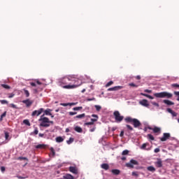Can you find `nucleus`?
<instances>
[{"label":"nucleus","mask_w":179,"mask_h":179,"mask_svg":"<svg viewBox=\"0 0 179 179\" xmlns=\"http://www.w3.org/2000/svg\"><path fill=\"white\" fill-rule=\"evenodd\" d=\"M1 118H3L5 117H6V111H5L1 115Z\"/></svg>","instance_id":"nucleus-53"},{"label":"nucleus","mask_w":179,"mask_h":179,"mask_svg":"<svg viewBox=\"0 0 179 179\" xmlns=\"http://www.w3.org/2000/svg\"><path fill=\"white\" fill-rule=\"evenodd\" d=\"M147 170H148V171H152V172L156 171V169H155V167L153 166H148L147 168Z\"/></svg>","instance_id":"nucleus-30"},{"label":"nucleus","mask_w":179,"mask_h":179,"mask_svg":"<svg viewBox=\"0 0 179 179\" xmlns=\"http://www.w3.org/2000/svg\"><path fill=\"white\" fill-rule=\"evenodd\" d=\"M113 84H114V82L110 81L105 86L106 87H110V86H111V85H113Z\"/></svg>","instance_id":"nucleus-37"},{"label":"nucleus","mask_w":179,"mask_h":179,"mask_svg":"<svg viewBox=\"0 0 179 179\" xmlns=\"http://www.w3.org/2000/svg\"><path fill=\"white\" fill-rule=\"evenodd\" d=\"M84 125L85 126L94 125V123H93V122L91 121V122L85 123Z\"/></svg>","instance_id":"nucleus-42"},{"label":"nucleus","mask_w":179,"mask_h":179,"mask_svg":"<svg viewBox=\"0 0 179 179\" xmlns=\"http://www.w3.org/2000/svg\"><path fill=\"white\" fill-rule=\"evenodd\" d=\"M23 91H24V93L26 97L30 96V92H29V90L24 89Z\"/></svg>","instance_id":"nucleus-28"},{"label":"nucleus","mask_w":179,"mask_h":179,"mask_svg":"<svg viewBox=\"0 0 179 179\" xmlns=\"http://www.w3.org/2000/svg\"><path fill=\"white\" fill-rule=\"evenodd\" d=\"M36 149H45V145L44 144H39L38 145H36Z\"/></svg>","instance_id":"nucleus-22"},{"label":"nucleus","mask_w":179,"mask_h":179,"mask_svg":"<svg viewBox=\"0 0 179 179\" xmlns=\"http://www.w3.org/2000/svg\"><path fill=\"white\" fill-rule=\"evenodd\" d=\"M69 106H76V103H69Z\"/></svg>","instance_id":"nucleus-64"},{"label":"nucleus","mask_w":179,"mask_h":179,"mask_svg":"<svg viewBox=\"0 0 179 179\" xmlns=\"http://www.w3.org/2000/svg\"><path fill=\"white\" fill-rule=\"evenodd\" d=\"M0 103L2 104H8L9 102H8L6 100H0Z\"/></svg>","instance_id":"nucleus-46"},{"label":"nucleus","mask_w":179,"mask_h":179,"mask_svg":"<svg viewBox=\"0 0 179 179\" xmlns=\"http://www.w3.org/2000/svg\"><path fill=\"white\" fill-rule=\"evenodd\" d=\"M51 111H52V110L48 108L44 111V113L45 115H51Z\"/></svg>","instance_id":"nucleus-24"},{"label":"nucleus","mask_w":179,"mask_h":179,"mask_svg":"<svg viewBox=\"0 0 179 179\" xmlns=\"http://www.w3.org/2000/svg\"><path fill=\"white\" fill-rule=\"evenodd\" d=\"M166 110H167L170 114H171V115H172L173 117H177V113L174 112L173 110H171V108H168L166 109Z\"/></svg>","instance_id":"nucleus-14"},{"label":"nucleus","mask_w":179,"mask_h":179,"mask_svg":"<svg viewBox=\"0 0 179 179\" xmlns=\"http://www.w3.org/2000/svg\"><path fill=\"white\" fill-rule=\"evenodd\" d=\"M152 105L155 106L156 107H159V103H157V102H152Z\"/></svg>","instance_id":"nucleus-51"},{"label":"nucleus","mask_w":179,"mask_h":179,"mask_svg":"<svg viewBox=\"0 0 179 179\" xmlns=\"http://www.w3.org/2000/svg\"><path fill=\"white\" fill-rule=\"evenodd\" d=\"M38 136H39L40 138H43V137L44 136V134L40 133V134H38Z\"/></svg>","instance_id":"nucleus-63"},{"label":"nucleus","mask_w":179,"mask_h":179,"mask_svg":"<svg viewBox=\"0 0 179 179\" xmlns=\"http://www.w3.org/2000/svg\"><path fill=\"white\" fill-rule=\"evenodd\" d=\"M14 96H15V94H10L8 97H9V99H12V97H13Z\"/></svg>","instance_id":"nucleus-59"},{"label":"nucleus","mask_w":179,"mask_h":179,"mask_svg":"<svg viewBox=\"0 0 179 179\" xmlns=\"http://www.w3.org/2000/svg\"><path fill=\"white\" fill-rule=\"evenodd\" d=\"M22 103H23L24 104H25L26 107H31V105L33 104V101H31V100L27 99H26V100H23V101H22Z\"/></svg>","instance_id":"nucleus-10"},{"label":"nucleus","mask_w":179,"mask_h":179,"mask_svg":"<svg viewBox=\"0 0 179 179\" xmlns=\"http://www.w3.org/2000/svg\"><path fill=\"white\" fill-rule=\"evenodd\" d=\"M43 111H44V108H41L39 110H34L31 115L32 117H34L35 115H37V117H38V115H40L41 114V113H43Z\"/></svg>","instance_id":"nucleus-9"},{"label":"nucleus","mask_w":179,"mask_h":179,"mask_svg":"<svg viewBox=\"0 0 179 179\" xmlns=\"http://www.w3.org/2000/svg\"><path fill=\"white\" fill-rule=\"evenodd\" d=\"M163 103H164V104H166L167 106H174V102L170 100L165 99L163 101Z\"/></svg>","instance_id":"nucleus-15"},{"label":"nucleus","mask_w":179,"mask_h":179,"mask_svg":"<svg viewBox=\"0 0 179 179\" xmlns=\"http://www.w3.org/2000/svg\"><path fill=\"white\" fill-rule=\"evenodd\" d=\"M171 87H173L174 89H179V85L177 83L172 84Z\"/></svg>","instance_id":"nucleus-35"},{"label":"nucleus","mask_w":179,"mask_h":179,"mask_svg":"<svg viewBox=\"0 0 179 179\" xmlns=\"http://www.w3.org/2000/svg\"><path fill=\"white\" fill-rule=\"evenodd\" d=\"M94 107H95L96 111H100V110H101V106L95 105Z\"/></svg>","instance_id":"nucleus-40"},{"label":"nucleus","mask_w":179,"mask_h":179,"mask_svg":"<svg viewBox=\"0 0 179 179\" xmlns=\"http://www.w3.org/2000/svg\"><path fill=\"white\" fill-rule=\"evenodd\" d=\"M60 106H63V107H68V106H69V103H60Z\"/></svg>","instance_id":"nucleus-48"},{"label":"nucleus","mask_w":179,"mask_h":179,"mask_svg":"<svg viewBox=\"0 0 179 179\" xmlns=\"http://www.w3.org/2000/svg\"><path fill=\"white\" fill-rule=\"evenodd\" d=\"M126 127H127V128H128V129L129 131H134V128L132 127H131V125L127 124Z\"/></svg>","instance_id":"nucleus-45"},{"label":"nucleus","mask_w":179,"mask_h":179,"mask_svg":"<svg viewBox=\"0 0 179 179\" xmlns=\"http://www.w3.org/2000/svg\"><path fill=\"white\" fill-rule=\"evenodd\" d=\"M112 173H113V174H115V176H118V174H120V171L118 169H113Z\"/></svg>","instance_id":"nucleus-25"},{"label":"nucleus","mask_w":179,"mask_h":179,"mask_svg":"<svg viewBox=\"0 0 179 179\" xmlns=\"http://www.w3.org/2000/svg\"><path fill=\"white\" fill-rule=\"evenodd\" d=\"M122 86H115L108 89V92H116L117 90H121Z\"/></svg>","instance_id":"nucleus-11"},{"label":"nucleus","mask_w":179,"mask_h":179,"mask_svg":"<svg viewBox=\"0 0 179 179\" xmlns=\"http://www.w3.org/2000/svg\"><path fill=\"white\" fill-rule=\"evenodd\" d=\"M17 178L24 179V178H27V177H23V176H17Z\"/></svg>","instance_id":"nucleus-52"},{"label":"nucleus","mask_w":179,"mask_h":179,"mask_svg":"<svg viewBox=\"0 0 179 179\" xmlns=\"http://www.w3.org/2000/svg\"><path fill=\"white\" fill-rule=\"evenodd\" d=\"M148 129H150L151 131H153L154 134H160L162 129L160 127H155L154 128L148 127Z\"/></svg>","instance_id":"nucleus-8"},{"label":"nucleus","mask_w":179,"mask_h":179,"mask_svg":"<svg viewBox=\"0 0 179 179\" xmlns=\"http://www.w3.org/2000/svg\"><path fill=\"white\" fill-rule=\"evenodd\" d=\"M96 131V126L90 127V132H94Z\"/></svg>","instance_id":"nucleus-43"},{"label":"nucleus","mask_w":179,"mask_h":179,"mask_svg":"<svg viewBox=\"0 0 179 179\" xmlns=\"http://www.w3.org/2000/svg\"><path fill=\"white\" fill-rule=\"evenodd\" d=\"M59 83L63 89H76L82 85V80L75 76H69L59 79Z\"/></svg>","instance_id":"nucleus-1"},{"label":"nucleus","mask_w":179,"mask_h":179,"mask_svg":"<svg viewBox=\"0 0 179 179\" xmlns=\"http://www.w3.org/2000/svg\"><path fill=\"white\" fill-rule=\"evenodd\" d=\"M170 133H164L163 136L160 138L161 142H166L167 139H170Z\"/></svg>","instance_id":"nucleus-7"},{"label":"nucleus","mask_w":179,"mask_h":179,"mask_svg":"<svg viewBox=\"0 0 179 179\" xmlns=\"http://www.w3.org/2000/svg\"><path fill=\"white\" fill-rule=\"evenodd\" d=\"M148 99H150V100H153L155 98L150 95H148Z\"/></svg>","instance_id":"nucleus-60"},{"label":"nucleus","mask_w":179,"mask_h":179,"mask_svg":"<svg viewBox=\"0 0 179 179\" xmlns=\"http://www.w3.org/2000/svg\"><path fill=\"white\" fill-rule=\"evenodd\" d=\"M30 85H31V86H33L34 87H36V86H37L36 83H31Z\"/></svg>","instance_id":"nucleus-56"},{"label":"nucleus","mask_w":179,"mask_h":179,"mask_svg":"<svg viewBox=\"0 0 179 179\" xmlns=\"http://www.w3.org/2000/svg\"><path fill=\"white\" fill-rule=\"evenodd\" d=\"M83 108V107L82 106H78V107H75L73 108V111H79L80 110H82Z\"/></svg>","instance_id":"nucleus-33"},{"label":"nucleus","mask_w":179,"mask_h":179,"mask_svg":"<svg viewBox=\"0 0 179 179\" xmlns=\"http://www.w3.org/2000/svg\"><path fill=\"white\" fill-rule=\"evenodd\" d=\"M85 117H86V114L83 113L81 115H76L74 118H78V120H82L83 118H85Z\"/></svg>","instance_id":"nucleus-19"},{"label":"nucleus","mask_w":179,"mask_h":179,"mask_svg":"<svg viewBox=\"0 0 179 179\" xmlns=\"http://www.w3.org/2000/svg\"><path fill=\"white\" fill-rule=\"evenodd\" d=\"M92 117H94V118L91 119V122L94 124L99 120V116L97 115H92Z\"/></svg>","instance_id":"nucleus-16"},{"label":"nucleus","mask_w":179,"mask_h":179,"mask_svg":"<svg viewBox=\"0 0 179 179\" xmlns=\"http://www.w3.org/2000/svg\"><path fill=\"white\" fill-rule=\"evenodd\" d=\"M23 123L25 124V125H27L28 127H30V122L29 121V120H23Z\"/></svg>","instance_id":"nucleus-32"},{"label":"nucleus","mask_w":179,"mask_h":179,"mask_svg":"<svg viewBox=\"0 0 179 179\" xmlns=\"http://www.w3.org/2000/svg\"><path fill=\"white\" fill-rule=\"evenodd\" d=\"M124 121L127 123L132 124L134 128H138V127H141V125H142V124L138 119L132 118L131 117H127L124 119Z\"/></svg>","instance_id":"nucleus-3"},{"label":"nucleus","mask_w":179,"mask_h":179,"mask_svg":"<svg viewBox=\"0 0 179 179\" xmlns=\"http://www.w3.org/2000/svg\"><path fill=\"white\" fill-rule=\"evenodd\" d=\"M162 163V160L158 159L157 162L155 163V166H157V167H162L163 166Z\"/></svg>","instance_id":"nucleus-21"},{"label":"nucleus","mask_w":179,"mask_h":179,"mask_svg":"<svg viewBox=\"0 0 179 179\" xmlns=\"http://www.w3.org/2000/svg\"><path fill=\"white\" fill-rule=\"evenodd\" d=\"M120 136L121 138H122V136H124V131H122L120 132Z\"/></svg>","instance_id":"nucleus-58"},{"label":"nucleus","mask_w":179,"mask_h":179,"mask_svg":"<svg viewBox=\"0 0 179 179\" xmlns=\"http://www.w3.org/2000/svg\"><path fill=\"white\" fill-rule=\"evenodd\" d=\"M5 139L6 141H9L10 138H9V132L5 131Z\"/></svg>","instance_id":"nucleus-31"},{"label":"nucleus","mask_w":179,"mask_h":179,"mask_svg":"<svg viewBox=\"0 0 179 179\" xmlns=\"http://www.w3.org/2000/svg\"><path fill=\"white\" fill-rule=\"evenodd\" d=\"M9 107H11L12 108H17V106H16V105H15V103H10L9 105Z\"/></svg>","instance_id":"nucleus-47"},{"label":"nucleus","mask_w":179,"mask_h":179,"mask_svg":"<svg viewBox=\"0 0 179 179\" xmlns=\"http://www.w3.org/2000/svg\"><path fill=\"white\" fill-rule=\"evenodd\" d=\"M1 87H3V89H6L7 90L10 89V86L6 85V84H1Z\"/></svg>","instance_id":"nucleus-29"},{"label":"nucleus","mask_w":179,"mask_h":179,"mask_svg":"<svg viewBox=\"0 0 179 179\" xmlns=\"http://www.w3.org/2000/svg\"><path fill=\"white\" fill-rule=\"evenodd\" d=\"M31 135H38V128L35 127L34 131L31 133Z\"/></svg>","instance_id":"nucleus-23"},{"label":"nucleus","mask_w":179,"mask_h":179,"mask_svg":"<svg viewBox=\"0 0 179 179\" xmlns=\"http://www.w3.org/2000/svg\"><path fill=\"white\" fill-rule=\"evenodd\" d=\"M175 96H178L179 97V92H174Z\"/></svg>","instance_id":"nucleus-62"},{"label":"nucleus","mask_w":179,"mask_h":179,"mask_svg":"<svg viewBox=\"0 0 179 179\" xmlns=\"http://www.w3.org/2000/svg\"><path fill=\"white\" fill-rule=\"evenodd\" d=\"M138 163L135 159H131L130 162L126 164L127 167H129L130 169H134V166H138Z\"/></svg>","instance_id":"nucleus-6"},{"label":"nucleus","mask_w":179,"mask_h":179,"mask_svg":"<svg viewBox=\"0 0 179 179\" xmlns=\"http://www.w3.org/2000/svg\"><path fill=\"white\" fill-rule=\"evenodd\" d=\"M50 156H55V150H54V148H50Z\"/></svg>","instance_id":"nucleus-26"},{"label":"nucleus","mask_w":179,"mask_h":179,"mask_svg":"<svg viewBox=\"0 0 179 179\" xmlns=\"http://www.w3.org/2000/svg\"><path fill=\"white\" fill-rule=\"evenodd\" d=\"M148 146V143H143L142 145H141V149H143V150H146V147Z\"/></svg>","instance_id":"nucleus-39"},{"label":"nucleus","mask_w":179,"mask_h":179,"mask_svg":"<svg viewBox=\"0 0 179 179\" xmlns=\"http://www.w3.org/2000/svg\"><path fill=\"white\" fill-rule=\"evenodd\" d=\"M74 130L76 131V132H78L79 134H82V132H83V130L81 129L80 127L79 126H76L75 128H74Z\"/></svg>","instance_id":"nucleus-18"},{"label":"nucleus","mask_w":179,"mask_h":179,"mask_svg":"<svg viewBox=\"0 0 179 179\" xmlns=\"http://www.w3.org/2000/svg\"><path fill=\"white\" fill-rule=\"evenodd\" d=\"M69 170L71 173H73V174H78V168L76 166H70L69 168Z\"/></svg>","instance_id":"nucleus-12"},{"label":"nucleus","mask_w":179,"mask_h":179,"mask_svg":"<svg viewBox=\"0 0 179 179\" xmlns=\"http://www.w3.org/2000/svg\"><path fill=\"white\" fill-rule=\"evenodd\" d=\"M94 100H96V98H92V99H87V101H93Z\"/></svg>","instance_id":"nucleus-54"},{"label":"nucleus","mask_w":179,"mask_h":179,"mask_svg":"<svg viewBox=\"0 0 179 179\" xmlns=\"http://www.w3.org/2000/svg\"><path fill=\"white\" fill-rule=\"evenodd\" d=\"M56 142L61 143V142H64V138H62V137H61V136L57 137Z\"/></svg>","instance_id":"nucleus-27"},{"label":"nucleus","mask_w":179,"mask_h":179,"mask_svg":"<svg viewBox=\"0 0 179 179\" xmlns=\"http://www.w3.org/2000/svg\"><path fill=\"white\" fill-rule=\"evenodd\" d=\"M1 171H2V173H3V171H5V166H1Z\"/></svg>","instance_id":"nucleus-61"},{"label":"nucleus","mask_w":179,"mask_h":179,"mask_svg":"<svg viewBox=\"0 0 179 179\" xmlns=\"http://www.w3.org/2000/svg\"><path fill=\"white\" fill-rule=\"evenodd\" d=\"M131 175L134 176V177H138L139 176V174L138 173V172H132Z\"/></svg>","instance_id":"nucleus-44"},{"label":"nucleus","mask_w":179,"mask_h":179,"mask_svg":"<svg viewBox=\"0 0 179 179\" xmlns=\"http://www.w3.org/2000/svg\"><path fill=\"white\" fill-rule=\"evenodd\" d=\"M147 136H148V139H150V141H154L155 140V137L152 134H148Z\"/></svg>","instance_id":"nucleus-36"},{"label":"nucleus","mask_w":179,"mask_h":179,"mask_svg":"<svg viewBox=\"0 0 179 179\" xmlns=\"http://www.w3.org/2000/svg\"><path fill=\"white\" fill-rule=\"evenodd\" d=\"M155 153H159L160 152V148H157L154 150Z\"/></svg>","instance_id":"nucleus-50"},{"label":"nucleus","mask_w":179,"mask_h":179,"mask_svg":"<svg viewBox=\"0 0 179 179\" xmlns=\"http://www.w3.org/2000/svg\"><path fill=\"white\" fill-rule=\"evenodd\" d=\"M139 103L144 107H149V102L147 99H143L142 101H140Z\"/></svg>","instance_id":"nucleus-13"},{"label":"nucleus","mask_w":179,"mask_h":179,"mask_svg":"<svg viewBox=\"0 0 179 179\" xmlns=\"http://www.w3.org/2000/svg\"><path fill=\"white\" fill-rule=\"evenodd\" d=\"M144 92L145 93H152V90H145Z\"/></svg>","instance_id":"nucleus-55"},{"label":"nucleus","mask_w":179,"mask_h":179,"mask_svg":"<svg viewBox=\"0 0 179 179\" xmlns=\"http://www.w3.org/2000/svg\"><path fill=\"white\" fill-rule=\"evenodd\" d=\"M113 115L115 117V120L116 122H121L122 120H124V116L121 115V113H120V111L115 110L113 113Z\"/></svg>","instance_id":"nucleus-5"},{"label":"nucleus","mask_w":179,"mask_h":179,"mask_svg":"<svg viewBox=\"0 0 179 179\" xmlns=\"http://www.w3.org/2000/svg\"><path fill=\"white\" fill-rule=\"evenodd\" d=\"M154 96L158 99H171V97H173V94L167 92H162L155 93Z\"/></svg>","instance_id":"nucleus-4"},{"label":"nucleus","mask_w":179,"mask_h":179,"mask_svg":"<svg viewBox=\"0 0 179 179\" xmlns=\"http://www.w3.org/2000/svg\"><path fill=\"white\" fill-rule=\"evenodd\" d=\"M101 169H103V170H108L110 169V166H108V164H103L101 165Z\"/></svg>","instance_id":"nucleus-20"},{"label":"nucleus","mask_w":179,"mask_h":179,"mask_svg":"<svg viewBox=\"0 0 179 179\" xmlns=\"http://www.w3.org/2000/svg\"><path fill=\"white\" fill-rule=\"evenodd\" d=\"M39 121H41L40 127H43V128H48V127H50V125H54V122L50 121L48 117H43V116L41 117L39 119Z\"/></svg>","instance_id":"nucleus-2"},{"label":"nucleus","mask_w":179,"mask_h":179,"mask_svg":"<svg viewBox=\"0 0 179 179\" xmlns=\"http://www.w3.org/2000/svg\"><path fill=\"white\" fill-rule=\"evenodd\" d=\"M73 138H70L69 141H67V143L68 145H71V143H72L73 142Z\"/></svg>","instance_id":"nucleus-41"},{"label":"nucleus","mask_w":179,"mask_h":179,"mask_svg":"<svg viewBox=\"0 0 179 179\" xmlns=\"http://www.w3.org/2000/svg\"><path fill=\"white\" fill-rule=\"evenodd\" d=\"M69 115H76V114H78V112H69Z\"/></svg>","instance_id":"nucleus-49"},{"label":"nucleus","mask_w":179,"mask_h":179,"mask_svg":"<svg viewBox=\"0 0 179 179\" xmlns=\"http://www.w3.org/2000/svg\"><path fill=\"white\" fill-rule=\"evenodd\" d=\"M63 179H75V178L71 174H66L63 176Z\"/></svg>","instance_id":"nucleus-17"},{"label":"nucleus","mask_w":179,"mask_h":179,"mask_svg":"<svg viewBox=\"0 0 179 179\" xmlns=\"http://www.w3.org/2000/svg\"><path fill=\"white\" fill-rule=\"evenodd\" d=\"M141 96H144L145 97H148L149 94H143V93H141Z\"/></svg>","instance_id":"nucleus-57"},{"label":"nucleus","mask_w":179,"mask_h":179,"mask_svg":"<svg viewBox=\"0 0 179 179\" xmlns=\"http://www.w3.org/2000/svg\"><path fill=\"white\" fill-rule=\"evenodd\" d=\"M129 86H131V87H138L139 85H138L134 83H131L129 84Z\"/></svg>","instance_id":"nucleus-38"},{"label":"nucleus","mask_w":179,"mask_h":179,"mask_svg":"<svg viewBox=\"0 0 179 179\" xmlns=\"http://www.w3.org/2000/svg\"><path fill=\"white\" fill-rule=\"evenodd\" d=\"M129 153V150H125L122 152V156H127Z\"/></svg>","instance_id":"nucleus-34"}]
</instances>
